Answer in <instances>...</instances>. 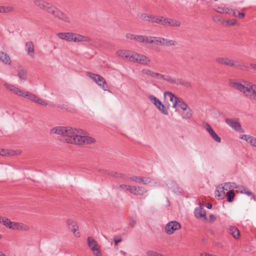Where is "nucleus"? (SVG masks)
Instances as JSON below:
<instances>
[{"mask_svg":"<svg viewBox=\"0 0 256 256\" xmlns=\"http://www.w3.org/2000/svg\"><path fill=\"white\" fill-rule=\"evenodd\" d=\"M78 130L71 127L56 126L50 130L51 134H56L61 136V140L70 144V138L76 136Z\"/></svg>","mask_w":256,"mask_h":256,"instance_id":"obj_1","label":"nucleus"},{"mask_svg":"<svg viewBox=\"0 0 256 256\" xmlns=\"http://www.w3.org/2000/svg\"><path fill=\"white\" fill-rule=\"evenodd\" d=\"M56 35L59 38L69 42H88L90 40L88 36L74 32H58Z\"/></svg>","mask_w":256,"mask_h":256,"instance_id":"obj_2","label":"nucleus"},{"mask_svg":"<svg viewBox=\"0 0 256 256\" xmlns=\"http://www.w3.org/2000/svg\"><path fill=\"white\" fill-rule=\"evenodd\" d=\"M83 132L81 130H78L76 136L74 138H70L68 140L70 144H90L95 142L94 138L86 136H82Z\"/></svg>","mask_w":256,"mask_h":256,"instance_id":"obj_3","label":"nucleus"},{"mask_svg":"<svg viewBox=\"0 0 256 256\" xmlns=\"http://www.w3.org/2000/svg\"><path fill=\"white\" fill-rule=\"evenodd\" d=\"M236 188V185L234 182H226L224 186H219L215 191V196L218 200H222L226 196V192Z\"/></svg>","mask_w":256,"mask_h":256,"instance_id":"obj_4","label":"nucleus"},{"mask_svg":"<svg viewBox=\"0 0 256 256\" xmlns=\"http://www.w3.org/2000/svg\"><path fill=\"white\" fill-rule=\"evenodd\" d=\"M46 12L52 14L54 17L56 18L65 22H70V18L65 14L61 12L57 8L52 4L46 10Z\"/></svg>","mask_w":256,"mask_h":256,"instance_id":"obj_5","label":"nucleus"},{"mask_svg":"<svg viewBox=\"0 0 256 256\" xmlns=\"http://www.w3.org/2000/svg\"><path fill=\"white\" fill-rule=\"evenodd\" d=\"M86 76L92 79L98 85L104 90H108V86L105 79L102 76L91 72H87Z\"/></svg>","mask_w":256,"mask_h":256,"instance_id":"obj_6","label":"nucleus"},{"mask_svg":"<svg viewBox=\"0 0 256 256\" xmlns=\"http://www.w3.org/2000/svg\"><path fill=\"white\" fill-rule=\"evenodd\" d=\"M160 80H164L172 84H175L176 85H182L186 86V87L190 86H191L190 82H188L184 81L182 80V79L176 78L170 76H166L164 74H162Z\"/></svg>","mask_w":256,"mask_h":256,"instance_id":"obj_7","label":"nucleus"},{"mask_svg":"<svg viewBox=\"0 0 256 256\" xmlns=\"http://www.w3.org/2000/svg\"><path fill=\"white\" fill-rule=\"evenodd\" d=\"M228 66L240 70H249L248 66L246 65L242 62L233 59H230Z\"/></svg>","mask_w":256,"mask_h":256,"instance_id":"obj_8","label":"nucleus"},{"mask_svg":"<svg viewBox=\"0 0 256 256\" xmlns=\"http://www.w3.org/2000/svg\"><path fill=\"white\" fill-rule=\"evenodd\" d=\"M181 228L180 224L176 221H172L166 224L165 227V230L166 232L171 235L174 233V232Z\"/></svg>","mask_w":256,"mask_h":256,"instance_id":"obj_9","label":"nucleus"},{"mask_svg":"<svg viewBox=\"0 0 256 256\" xmlns=\"http://www.w3.org/2000/svg\"><path fill=\"white\" fill-rule=\"evenodd\" d=\"M229 85L230 86L236 89L239 92L246 94L248 91H250V88H248V86H244L240 82H236L234 80H230Z\"/></svg>","mask_w":256,"mask_h":256,"instance_id":"obj_10","label":"nucleus"},{"mask_svg":"<svg viewBox=\"0 0 256 256\" xmlns=\"http://www.w3.org/2000/svg\"><path fill=\"white\" fill-rule=\"evenodd\" d=\"M150 100L153 102L156 108L164 115L168 114V112L166 110L165 106L162 104V102L156 96H149Z\"/></svg>","mask_w":256,"mask_h":256,"instance_id":"obj_11","label":"nucleus"},{"mask_svg":"<svg viewBox=\"0 0 256 256\" xmlns=\"http://www.w3.org/2000/svg\"><path fill=\"white\" fill-rule=\"evenodd\" d=\"M226 123L236 132H243L240 124L236 120L232 118H226Z\"/></svg>","mask_w":256,"mask_h":256,"instance_id":"obj_12","label":"nucleus"},{"mask_svg":"<svg viewBox=\"0 0 256 256\" xmlns=\"http://www.w3.org/2000/svg\"><path fill=\"white\" fill-rule=\"evenodd\" d=\"M34 5L38 8L40 10H43L46 12L49 6H50V4L44 0H34Z\"/></svg>","mask_w":256,"mask_h":256,"instance_id":"obj_13","label":"nucleus"},{"mask_svg":"<svg viewBox=\"0 0 256 256\" xmlns=\"http://www.w3.org/2000/svg\"><path fill=\"white\" fill-rule=\"evenodd\" d=\"M4 86L10 90L11 92H13L14 94L20 96L22 97H23L25 91H24L22 90H20L17 87H16L10 84L5 83L4 84Z\"/></svg>","mask_w":256,"mask_h":256,"instance_id":"obj_14","label":"nucleus"},{"mask_svg":"<svg viewBox=\"0 0 256 256\" xmlns=\"http://www.w3.org/2000/svg\"><path fill=\"white\" fill-rule=\"evenodd\" d=\"M67 224L68 228L73 232L74 235L76 237H80V233L78 232V227L76 222L69 219L67 220Z\"/></svg>","mask_w":256,"mask_h":256,"instance_id":"obj_15","label":"nucleus"},{"mask_svg":"<svg viewBox=\"0 0 256 256\" xmlns=\"http://www.w3.org/2000/svg\"><path fill=\"white\" fill-rule=\"evenodd\" d=\"M206 130L210 135L212 138L216 142L220 143L221 142V138L215 132L211 126L208 124H206Z\"/></svg>","mask_w":256,"mask_h":256,"instance_id":"obj_16","label":"nucleus"},{"mask_svg":"<svg viewBox=\"0 0 256 256\" xmlns=\"http://www.w3.org/2000/svg\"><path fill=\"white\" fill-rule=\"evenodd\" d=\"M25 50L27 54L31 58H33L34 56V43L29 41L26 43Z\"/></svg>","mask_w":256,"mask_h":256,"instance_id":"obj_17","label":"nucleus"},{"mask_svg":"<svg viewBox=\"0 0 256 256\" xmlns=\"http://www.w3.org/2000/svg\"><path fill=\"white\" fill-rule=\"evenodd\" d=\"M240 138L246 140L252 146L256 148V138L250 135L242 134L240 137Z\"/></svg>","mask_w":256,"mask_h":256,"instance_id":"obj_18","label":"nucleus"},{"mask_svg":"<svg viewBox=\"0 0 256 256\" xmlns=\"http://www.w3.org/2000/svg\"><path fill=\"white\" fill-rule=\"evenodd\" d=\"M194 215L198 218H204V220L207 219L206 210L203 208H196L194 210Z\"/></svg>","mask_w":256,"mask_h":256,"instance_id":"obj_19","label":"nucleus"},{"mask_svg":"<svg viewBox=\"0 0 256 256\" xmlns=\"http://www.w3.org/2000/svg\"><path fill=\"white\" fill-rule=\"evenodd\" d=\"M138 60L137 62L142 64L148 65L150 63V59L142 54H138Z\"/></svg>","mask_w":256,"mask_h":256,"instance_id":"obj_20","label":"nucleus"},{"mask_svg":"<svg viewBox=\"0 0 256 256\" xmlns=\"http://www.w3.org/2000/svg\"><path fill=\"white\" fill-rule=\"evenodd\" d=\"M138 60L137 62L142 64L148 65L150 63V59L142 54H138Z\"/></svg>","mask_w":256,"mask_h":256,"instance_id":"obj_21","label":"nucleus"},{"mask_svg":"<svg viewBox=\"0 0 256 256\" xmlns=\"http://www.w3.org/2000/svg\"><path fill=\"white\" fill-rule=\"evenodd\" d=\"M0 61L8 65H10L11 63L10 56L6 53L2 52H0Z\"/></svg>","mask_w":256,"mask_h":256,"instance_id":"obj_22","label":"nucleus"},{"mask_svg":"<svg viewBox=\"0 0 256 256\" xmlns=\"http://www.w3.org/2000/svg\"><path fill=\"white\" fill-rule=\"evenodd\" d=\"M130 52L128 50H118L116 52V54L122 58L129 60Z\"/></svg>","mask_w":256,"mask_h":256,"instance_id":"obj_23","label":"nucleus"},{"mask_svg":"<svg viewBox=\"0 0 256 256\" xmlns=\"http://www.w3.org/2000/svg\"><path fill=\"white\" fill-rule=\"evenodd\" d=\"M88 245L92 250H96L98 247H100L96 241L94 240L92 237H88Z\"/></svg>","mask_w":256,"mask_h":256,"instance_id":"obj_24","label":"nucleus"},{"mask_svg":"<svg viewBox=\"0 0 256 256\" xmlns=\"http://www.w3.org/2000/svg\"><path fill=\"white\" fill-rule=\"evenodd\" d=\"M151 36H146L138 35L136 42H145L146 44H151L152 41L150 40Z\"/></svg>","mask_w":256,"mask_h":256,"instance_id":"obj_25","label":"nucleus"},{"mask_svg":"<svg viewBox=\"0 0 256 256\" xmlns=\"http://www.w3.org/2000/svg\"><path fill=\"white\" fill-rule=\"evenodd\" d=\"M229 232L232 234V236L235 239H238L240 237V231L238 229L234 226H230L228 228Z\"/></svg>","mask_w":256,"mask_h":256,"instance_id":"obj_26","label":"nucleus"},{"mask_svg":"<svg viewBox=\"0 0 256 256\" xmlns=\"http://www.w3.org/2000/svg\"><path fill=\"white\" fill-rule=\"evenodd\" d=\"M163 43L162 46H176L178 45V42L174 40H169L163 38Z\"/></svg>","mask_w":256,"mask_h":256,"instance_id":"obj_27","label":"nucleus"},{"mask_svg":"<svg viewBox=\"0 0 256 256\" xmlns=\"http://www.w3.org/2000/svg\"><path fill=\"white\" fill-rule=\"evenodd\" d=\"M230 59L227 57H218L216 58V61L219 64L228 66Z\"/></svg>","mask_w":256,"mask_h":256,"instance_id":"obj_28","label":"nucleus"},{"mask_svg":"<svg viewBox=\"0 0 256 256\" xmlns=\"http://www.w3.org/2000/svg\"><path fill=\"white\" fill-rule=\"evenodd\" d=\"M244 84L248 86V88H250V90L248 91V92H252L253 95H256V84H252L250 82L246 81H244Z\"/></svg>","mask_w":256,"mask_h":256,"instance_id":"obj_29","label":"nucleus"},{"mask_svg":"<svg viewBox=\"0 0 256 256\" xmlns=\"http://www.w3.org/2000/svg\"><path fill=\"white\" fill-rule=\"evenodd\" d=\"M192 116V112L190 108L184 110V112L182 114V117L183 119H190Z\"/></svg>","mask_w":256,"mask_h":256,"instance_id":"obj_30","label":"nucleus"},{"mask_svg":"<svg viewBox=\"0 0 256 256\" xmlns=\"http://www.w3.org/2000/svg\"><path fill=\"white\" fill-rule=\"evenodd\" d=\"M232 14L233 16L240 18H244L245 14L244 12H240L237 10H233L232 9V11L230 12V14Z\"/></svg>","mask_w":256,"mask_h":256,"instance_id":"obj_31","label":"nucleus"},{"mask_svg":"<svg viewBox=\"0 0 256 256\" xmlns=\"http://www.w3.org/2000/svg\"><path fill=\"white\" fill-rule=\"evenodd\" d=\"M181 23L178 20L169 18L168 26L179 27Z\"/></svg>","mask_w":256,"mask_h":256,"instance_id":"obj_32","label":"nucleus"},{"mask_svg":"<svg viewBox=\"0 0 256 256\" xmlns=\"http://www.w3.org/2000/svg\"><path fill=\"white\" fill-rule=\"evenodd\" d=\"M164 96L165 98H168L172 102V105L174 102L177 100L178 97H176L175 95H174L172 93L170 92H165L164 94Z\"/></svg>","mask_w":256,"mask_h":256,"instance_id":"obj_33","label":"nucleus"},{"mask_svg":"<svg viewBox=\"0 0 256 256\" xmlns=\"http://www.w3.org/2000/svg\"><path fill=\"white\" fill-rule=\"evenodd\" d=\"M147 192V190H145L144 187L142 186H136L134 195L136 196H142L145 193Z\"/></svg>","mask_w":256,"mask_h":256,"instance_id":"obj_34","label":"nucleus"},{"mask_svg":"<svg viewBox=\"0 0 256 256\" xmlns=\"http://www.w3.org/2000/svg\"><path fill=\"white\" fill-rule=\"evenodd\" d=\"M151 40L152 42L150 44H154L156 45L162 46L163 43V38L162 37H156L151 36Z\"/></svg>","mask_w":256,"mask_h":256,"instance_id":"obj_35","label":"nucleus"},{"mask_svg":"<svg viewBox=\"0 0 256 256\" xmlns=\"http://www.w3.org/2000/svg\"><path fill=\"white\" fill-rule=\"evenodd\" d=\"M23 98H27L32 102H35L37 96L30 92H25Z\"/></svg>","mask_w":256,"mask_h":256,"instance_id":"obj_36","label":"nucleus"},{"mask_svg":"<svg viewBox=\"0 0 256 256\" xmlns=\"http://www.w3.org/2000/svg\"><path fill=\"white\" fill-rule=\"evenodd\" d=\"M215 10L220 14H230V12L232 11V8H220V6L216 7Z\"/></svg>","mask_w":256,"mask_h":256,"instance_id":"obj_37","label":"nucleus"},{"mask_svg":"<svg viewBox=\"0 0 256 256\" xmlns=\"http://www.w3.org/2000/svg\"><path fill=\"white\" fill-rule=\"evenodd\" d=\"M226 196H228L227 201L229 202H232L235 196L234 189L229 190V192H226Z\"/></svg>","mask_w":256,"mask_h":256,"instance_id":"obj_38","label":"nucleus"},{"mask_svg":"<svg viewBox=\"0 0 256 256\" xmlns=\"http://www.w3.org/2000/svg\"><path fill=\"white\" fill-rule=\"evenodd\" d=\"M142 72L143 74L147 76H150L152 78H154V76H155L154 74L156 73V72H154L151 70H150L148 68L142 69Z\"/></svg>","mask_w":256,"mask_h":256,"instance_id":"obj_39","label":"nucleus"},{"mask_svg":"<svg viewBox=\"0 0 256 256\" xmlns=\"http://www.w3.org/2000/svg\"><path fill=\"white\" fill-rule=\"evenodd\" d=\"M2 13H8L14 12V8L12 6H1Z\"/></svg>","mask_w":256,"mask_h":256,"instance_id":"obj_40","label":"nucleus"},{"mask_svg":"<svg viewBox=\"0 0 256 256\" xmlns=\"http://www.w3.org/2000/svg\"><path fill=\"white\" fill-rule=\"evenodd\" d=\"M138 53L136 52H130V58L128 60L133 62H138Z\"/></svg>","mask_w":256,"mask_h":256,"instance_id":"obj_41","label":"nucleus"},{"mask_svg":"<svg viewBox=\"0 0 256 256\" xmlns=\"http://www.w3.org/2000/svg\"><path fill=\"white\" fill-rule=\"evenodd\" d=\"M30 229L28 226L23 223L18 222V230L28 231Z\"/></svg>","mask_w":256,"mask_h":256,"instance_id":"obj_42","label":"nucleus"},{"mask_svg":"<svg viewBox=\"0 0 256 256\" xmlns=\"http://www.w3.org/2000/svg\"><path fill=\"white\" fill-rule=\"evenodd\" d=\"M13 152L12 151H10V150H4L0 148V155L2 156H12L14 155Z\"/></svg>","mask_w":256,"mask_h":256,"instance_id":"obj_43","label":"nucleus"},{"mask_svg":"<svg viewBox=\"0 0 256 256\" xmlns=\"http://www.w3.org/2000/svg\"><path fill=\"white\" fill-rule=\"evenodd\" d=\"M18 75L21 80H26V70L22 69L19 70Z\"/></svg>","mask_w":256,"mask_h":256,"instance_id":"obj_44","label":"nucleus"},{"mask_svg":"<svg viewBox=\"0 0 256 256\" xmlns=\"http://www.w3.org/2000/svg\"><path fill=\"white\" fill-rule=\"evenodd\" d=\"M146 254L148 256H165L161 254L154 250H148L146 252Z\"/></svg>","mask_w":256,"mask_h":256,"instance_id":"obj_45","label":"nucleus"},{"mask_svg":"<svg viewBox=\"0 0 256 256\" xmlns=\"http://www.w3.org/2000/svg\"><path fill=\"white\" fill-rule=\"evenodd\" d=\"M185 102L181 98H177V100L174 102V103L172 105L173 108H176V106H180V104H182Z\"/></svg>","mask_w":256,"mask_h":256,"instance_id":"obj_46","label":"nucleus"},{"mask_svg":"<svg viewBox=\"0 0 256 256\" xmlns=\"http://www.w3.org/2000/svg\"><path fill=\"white\" fill-rule=\"evenodd\" d=\"M150 14L146 13H141L140 14V17L141 20L148 22L149 20Z\"/></svg>","mask_w":256,"mask_h":256,"instance_id":"obj_47","label":"nucleus"},{"mask_svg":"<svg viewBox=\"0 0 256 256\" xmlns=\"http://www.w3.org/2000/svg\"><path fill=\"white\" fill-rule=\"evenodd\" d=\"M142 176H132L130 178V179L136 182L138 184H142Z\"/></svg>","mask_w":256,"mask_h":256,"instance_id":"obj_48","label":"nucleus"},{"mask_svg":"<svg viewBox=\"0 0 256 256\" xmlns=\"http://www.w3.org/2000/svg\"><path fill=\"white\" fill-rule=\"evenodd\" d=\"M153 180L149 178L142 176V184L144 185H148V184L152 182Z\"/></svg>","mask_w":256,"mask_h":256,"instance_id":"obj_49","label":"nucleus"},{"mask_svg":"<svg viewBox=\"0 0 256 256\" xmlns=\"http://www.w3.org/2000/svg\"><path fill=\"white\" fill-rule=\"evenodd\" d=\"M138 35L137 34H134L130 33H128L126 34V37L132 40L136 41V40Z\"/></svg>","mask_w":256,"mask_h":256,"instance_id":"obj_50","label":"nucleus"},{"mask_svg":"<svg viewBox=\"0 0 256 256\" xmlns=\"http://www.w3.org/2000/svg\"><path fill=\"white\" fill-rule=\"evenodd\" d=\"M12 222L8 218H4V220L2 221V224L6 226V228H9V226H10Z\"/></svg>","mask_w":256,"mask_h":256,"instance_id":"obj_51","label":"nucleus"},{"mask_svg":"<svg viewBox=\"0 0 256 256\" xmlns=\"http://www.w3.org/2000/svg\"><path fill=\"white\" fill-rule=\"evenodd\" d=\"M110 176H112L116 178H121L122 177V174L116 172L111 170Z\"/></svg>","mask_w":256,"mask_h":256,"instance_id":"obj_52","label":"nucleus"},{"mask_svg":"<svg viewBox=\"0 0 256 256\" xmlns=\"http://www.w3.org/2000/svg\"><path fill=\"white\" fill-rule=\"evenodd\" d=\"M35 102L38 103V104L42 106H46L48 105V104L45 101H44V100L39 98L38 96L35 101Z\"/></svg>","mask_w":256,"mask_h":256,"instance_id":"obj_53","label":"nucleus"},{"mask_svg":"<svg viewBox=\"0 0 256 256\" xmlns=\"http://www.w3.org/2000/svg\"><path fill=\"white\" fill-rule=\"evenodd\" d=\"M18 222H12L10 226H9V228L12 229L14 230H18Z\"/></svg>","mask_w":256,"mask_h":256,"instance_id":"obj_54","label":"nucleus"},{"mask_svg":"<svg viewBox=\"0 0 256 256\" xmlns=\"http://www.w3.org/2000/svg\"><path fill=\"white\" fill-rule=\"evenodd\" d=\"M136 187V186H132L129 185L128 191L130 193L134 195Z\"/></svg>","mask_w":256,"mask_h":256,"instance_id":"obj_55","label":"nucleus"},{"mask_svg":"<svg viewBox=\"0 0 256 256\" xmlns=\"http://www.w3.org/2000/svg\"><path fill=\"white\" fill-rule=\"evenodd\" d=\"M92 251L93 252V254L95 256H102V254L100 250V247H98V248H96V250Z\"/></svg>","mask_w":256,"mask_h":256,"instance_id":"obj_56","label":"nucleus"},{"mask_svg":"<svg viewBox=\"0 0 256 256\" xmlns=\"http://www.w3.org/2000/svg\"><path fill=\"white\" fill-rule=\"evenodd\" d=\"M178 107H180L183 111L186 110L188 108H189L186 102H184L182 104H180Z\"/></svg>","mask_w":256,"mask_h":256,"instance_id":"obj_57","label":"nucleus"},{"mask_svg":"<svg viewBox=\"0 0 256 256\" xmlns=\"http://www.w3.org/2000/svg\"><path fill=\"white\" fill-rule=\"evenodd\" d=\"M169 21V18H164L162 24L161 25L168 26V22Z\"/></svg>","mask_w":256,"mask_h":256,"instance_id":"obj_58","label":"nucleus"},{"mask_svg":"<svg viewBox=\"0 0 256 256\" xmlns=\"http://www.w3.org/2000/svg\"><path fill=\"white\" fill-rule=\"evenodd\" d=\"M236 23V20L235 19H233L232 20H229L227 21V24L229 26H234Z\"/></svg>","mask_w":256,"mask_h":256,"instance_id":"obj_59","label":"nucleus"},{"mask_svg":"<svg viewBox=\"0 0 256 256\" xmlns=\"http://www.w3.org/2000/svg\"><path fill=\"white\" fill-rule=\"evenodd\" d=\"M129 185L122 184L120 186V188L122 190H128V188Z\"/></svg>","mask_w":256,"mask_h":256,"instance_id":"obj_60","label":"nucleus"},{"mask_svg":"<svg viewBox=\"0 0 256 256\" xmlns=\"http://www.w3.org/2000/svg\"><path fill=\"white\" fill-rule=\"evenodd\" d=\"M156 16V15L150 14L148 22H152V23H154Z\"/></svg>","mask_w":256,"mask_h":256,"instance_id":"obj_61","label":"nucleus"},{"mask_svg":"<svg viewBox=\"0 0 256 256\" xmlns=\"http://www.w3.org/2000/svg\"><path fill=\"white\" fill-rule=\"evenodd\" d=\"M114 242L115 246H116L119 242L122 241V239L121 238H118L116 237H114Z\"/></svg>","mask_w":256,"mask_h":256,"instance_id":"obj_62","label":"nucleus"},{"mask_svg":"<svg viewBox=\"0 0 256 256\" xmlns=\"http://www.w3.org/2000/svg\"><path fill=\"white\" fill-rule=\"evenodd\" d=\"M216 220V217L214 215L211 214L210 215V222H213Z\"/></svg>","mask_w":256,"mask_h":256,"instance_id":"obj_63","label":"nucleus"},{"mask_svg":"<svg viewBox=\"0 0 256 256\" xmlns=\"http://www.w3.org/2000/svg\"><path fill=\"white\" fill-rule=\"evenodd\" d=\"M154 74H155V76H154V78H156L158 80H160L162 74H160L158 72H156Z\"/></svg>","mask_w":256,"mask_h":256,"instance_id":"obj_64","label":"nucleus"}]
</instances>
